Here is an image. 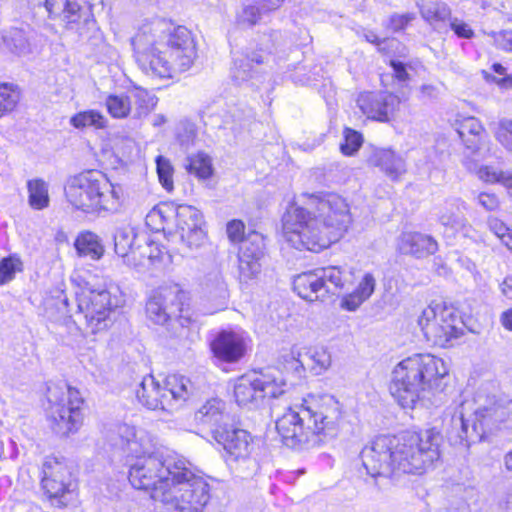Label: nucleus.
<instances>
[{"instance_id": "7c9ffc66", "label": "nucleus", "mask_w": 512, "mask_h": 512, "mask_svg": "<svg viewBox=\"0 0 512 512\" xmlns=\"http://www.w3.org/2000/svg\"><path fill=\"white\" fill-rule=\"evenodd\" d=\"M375 287L376 280L373 274H364L358 285L351 292L341 297L339 303L340 308L348 312L356 311L372 296Z\"/></svg>"}, {"instance_id": "f03ea898", "label": "nucleus", "mask_w": 512, "mask_h": 512, "mask_svg": "<svg viewBox=\"0 0 512 512\" xmlns=\"http://www.w3.org/2000/svg\"><path fill=\"white\" fill-rule=\"evenodd\" d=\"M132 46L139 69L157 79H171L189 70L197 56L190 30L159 18L139 27Z\"/></svg>"}, {"instance_id": "ddd939ff", "label": "nucleus", "mask_w": 512, "mask_h": 512, "mask_svg": "<svg viewBox=\"0 0 512 512\" xmlns=\"http://www.w3.org/2000/svg\"><path fill=\"white\" fill-rule=\"evenodd\" d=\"M236 404L248 409L258 407L265 397L276 398L285 392L286 381L273 373H247L230 382Z\"/></svg>"}, {"instance_id": "c9c22d12", "label": "nucleus", "mask_w": 512, "mask_h": 512, "mask_svg": "<svg viewBox=\"0 0 512 512\" xmlns=\"http://www.w3.org/2000/svg\"><path fill=\"white\" fill-rule=\"evenodd\" d=\"M69 123L75 129H105L108 125L107 118L98 110L88 109L74 114Z\"/></svg>"}, {"instance_id": "5701e85b", "label": "nucleus", "mask_w": 512, "mask_h": 512, "mask_svg": "<svg viewBox=\"0 0 512 512\" xmlns=\"http://www.w3.org/2000/svg\"><path fill=\"white\" fill-rule=\"evenodd\" d=\"M264 240L258 233L244 239L239 249V278L242 282L253 279L260 272V258L263 256Z\"/></svg>"}, {"instance_id": "2f4dec72", "label": "nucleus", "mask_w": 512, "mask_h": 512, "mask_svg": "<svg viewBox=\"0 0 512 512\" xmlns=\"http://www.w3.org/2000/svg\"><path fill=\"white\" fill-rule=\"evenodd\" d=\"M323 277L324 287L326 281L330 282L335 288L344 290L349 288L357 279V271L353 268L342 266H328L320 269Z\"/></svg>"}, {"instance_id": "864d4df0", "label": "nucleus", "mask_w": 512, "mask_h": 512, "mask_svg": "<svg viewBox=\"0 0 512 512\" xmlns=\"http://www.w3.org/2000/svg\"><path fill=\"white\" fill-rule=\"evenodd\" d=\"M176 135L181 146L190 147L197 135L195 124L188 120L181 121L177 126Z\"/></svg>"}, {"instance_id": "aec40b11", "label": "nucleus", "mask_w": 512, "mask_h": 512, "mask_svg": "<svg viewBox=\"0 0 512 512\" xmlns=\"http://www.w3.org/2000/svg\"><path fill=\"white\" fill-rule=\"evenodd\" d=\"M265 62L260 51L241 52L233 55L231 67V78L237 84H248L251 87L259 88L266 80V74L256 66Z\"/></svg>"}, {"instance_id": "e433bc0d", "label": "nucleus", "mask_w": 512, "mask_h": 512, "mask_svg": "<svg viewBox=\"0 0 512 512\" xmlns=\"http://www.w3.org/2000/svg\"><path fill=\"white\" fill-rule=\"evenodd\" d=\"M3 48L10 53L23 56L31 52L30 43L25 32L18 28H12L4 32L2 36Z\"/></svg>"}, {"instance_id": "13d9d810", "label": "nucleus", "mask_w": 512, "mask_h": 512, "mask_svg": "<svg viewBox=\"0 0 512 512\" xmlns=\"http://www.w3.org/2000/svg\"><path fill=\"white\" fill-rule=\"evenodd\" d=\"M244 229L245 225L240 220H232L228 222L226 227L227 235L232 242H242L244 240Z\"/></svg>"}, {"instance_id": "473e14b6", "label": "nucleus", "mask_w": 512, "mask_h": 512, "mask_svg": "<svg viewBox=\"0 0 512 512\" xmlns=\"http://www.w3.org/2000/svg\"><path fill=\"white\" fill-rule=\"evenodd\" d=\"M226 404L219 398L208 399L196 412V420L203 423L214 425L215 428L223 426L221 424L225 417Z\"/></svg>"}, {"instance_id": "1a4fd4ad", "label": "nucleus", "mask_w": 512, "mask_h": 512, "mask_svg": "<svg viewBox=\"0 0 512 512\" xmlns=\"http://www.w3.org/2000/svg\"><path fill=\"white\" fill-rule=\"evenodd\" d=\"M418 325L427 342L441 349L453 348L466 335L462 313L445 303H431L418 318Z\"/></svg>"}, {"instance_id": "c03bdc74", "label": "nucleus", "mask_w": 512, "mask_h": 512, "mask_svg": "<svg viewBox=\"0 0 512 512\" xmlns=\"http://www.w3.org/2000/svg\"><path fill=\"white\" fill-rule=\"evenodd\" d=\"M22 271L23 262L17 254L0 258V285L11 282Z\"/></svg>"}, {"instance_id": "09e8293b", "label": "nucleus", "mask_w": 512, "mask_h": 512, "mask_svg": "<svg viewBox=\"0 0 512 512\" xmlns=\"http://www.w3.org/2000/svg\"><path fill=\"white\" fill-rule=\"evenodd\" d=\"M20 99V93L14 85L0 84V116L12 111Z\"/></svg>"}, {"instance_id": "8fccbe9b", "label": "nucleus", "mask_w": 512, "mask_h": 512, "mask_svg": "<svg viewBox=\"0 0 512 512\" xmlns=\"http://www.w3.org/2000/svg\"><path fill=\"white\" fill-rule=\"evenodd\" d=\"M156 170L160 184L162 187L171 192L174 189L173 175L174 168L169 159L158 156L156 158Z\"/></svg>"}, {"instance_id": "4be33fe9", "label": "nucleus", "mask_w": 512, "mask_h": 512, "mask_svg": "<svg viewBox=\"0 0 512 512\" xmlns=\"http://www.w3.org/2000/svg\"><path fill=\"white\" fill-rule=\"evenodd\" d=\"M331 364L330 354L324 347L313 346L297 352V356L290 358V371H293L299 380L307 378V372L320 374Z\"/></svg>"}, {"instance_id": "c756f323", "label": "nucleus", "mask_w": 512, "mask_h": 512, "mask_svg": "<svg viewBox=\"0 0 512 512\" xmlns=\"http://www.w3.org/2000/svg\"><path fill=\"white\" fill-rule=\"evenodd\" d=\"M142 241H145L144 233H136L135 229L129 225L120 227L114 235L115 252L124 259L126 264H135L137 251H134V248L137 242Z\"/></svg>"}, {"instance_id": "7ed1b4c3", "label": "nucleus", "mask_w": 512, "mask_h": 512, "mask_svg": "<svg viewBox=\"0 0 512 512\" xmlns=\"http://www.w3.org/2000/svg\"><path fill=\"white\" fill-rule=\"evenodd\" d=\"M353 222L346 200L332 192L303 194L290 222V245L320 251L338 242Z\"/></svg>"}, {"instance_id": "20e7f679", "label": "nucleus", "mask_w": 512, "mask_h": 512, "mask_svg": "<svg viewBox=\"0 0 512 512\" xmlns=\"http://www.w3.org/2000/svg\"><path fill=\"white\" fill-rule=\"evenodd\" d=\"M111 431L119 439L129 467L128 479L135 489L150 491L157 505L159 490H166L176 467L183 465L178 455L163 456L158 438L143 428L127 423L113 425Z\"/></svg>"}, {"instance_id": "4c0bfd02", "label": "nucleus", "mask_w": 512, "mask_h": 512, "mask_svg": "<svg viewBox=\"0 0 512 512\" xmlns=\"http://www.w3.org/2000/svg\"><path fill=\"white\" fill-rule=\"evenodd\" d=\"M185 168L189 174L200 180H207L213 175L212 159L204 152H197L188 156Z\"/></svg>"}, {"instance_id": "72a5a7b5", "label": "nucleus", "mask_w": 512, "mask_h": 512, "mask_svg": "<svg viewBox=\"0 0 512 512\" xmlns=\"http://www.w3.org/2000/svg\"><path fill=\"white\" fill-rule=\"evenodd\" d=\"M473 430L483 441L499 433L492 407H481L474 412Z\"/></svg>"}, {"instance_id": "f3484780", "label": "nucleus", "mask_w": 512, "mask_h": 512, "mask_svg": "<svg viewBox=\"0 0 512 512\" xmlns=\"http://www.w3.org/2000/svg\"><path fill=\"white\" fill-rule=\"evenodd\" d=\"M250 344L248 334L240 329H225L211 342L213 356L220 362L235 363L246 353Z\"/></svg>"}, {"instance_id": "9d476101", "label": "nucleus", "mask_w": 512, "mask_h": 512, "mask_svg": "<svg viewBox=\"0 0 512 512\" xmlns=\"http://www.w3.org/2000/svg\"><path fill=\"white\" fill-rule=\"evenodd\" d=\"M71 282L78 287L75 291L77 311L84 320L87 334L97 335L112 324L113 311L119 306V299L108 289L96 290L88 283L82 286L79 275H72Z\"/></svg>"}, {"instance_id": "a19ab883", "label": "nucleus", "mask_w": 512, "mask_h": 512, "mask_svg": "<svg viewBox=\"0 0 512 512\" xmlns=\"http://www.w3.org/2000/svg\"><path fill=\"white\" fill-rule=\"evenodd\" d=\"M104 104L109 115L115 119L127 118L133 111L128 92L122 94H109L105 98Z\"/></svg>"}, {"instance_id": "b1692460", "label": "nucleus", "mask_w": 512, "mask_h": 512, "mask_svg": "<svg viewBox=\"0 0 512 512\" xmlns=\"http://www.w3.org/2000/svg\"><path fill=\"white\" fill-rule=\"evenodd\" d=\"M397 250L400 254L415 259H425L438 252L439 243L432 235L419 231H404L398 238Z\"/></svg>"}, {"instance_id": "f257e3e1", "label": "nucleus", "mask_w": 512, "mask_h": 512, "mask_svg": "<svg viewBox=\"0 0 512 512\" xmlns=\"http://www.w3.org/2000/svg\"><path fill=\"white\" fill-rule=\"evenodd\" d=\"M442 440L440 429L434 426L380 436L365 451L363 465L372 477L422 475L441 461Z\"/></svg>"}, {"instance_id": "de8ad7c7", "label": "nucleus", "mask_w": 512, "mask_h": 512, "mask_svg": "<svg viewBox=\"0 0 512 512\" xmlns=\"http://www.w3.org/2000/svg\"><path fill=\"white\" fill-rule=\"evenodd\" d=\"M266 13L260 8L259 5L244 6L236 16V23L242 27H253L259 24Z\"/></svg>"}, {"instance_id": "a18cd8bd", "label": "nucleus", "mask_w": 512, "mask_h": 512, "mask_svg": "<svg viewBox=\"0 0 512 512\" xmlns=\"http://www.w3.org/2000/svg\"><path fill=\"white\" fill-rule=\"evenodd\" d=\"M343 139L340 143V152L346 157L355 155L364 143L363 134L353 128H343Z\"/></svg>"}, {"instance_id": "0eeeda50", "label": "nucleus", "mask_w": 512, "mask_h": 512, "mask_svg": "<svg viewBox=\"0 0 512 512\" xmlns=\"http://www.w3.org/2000/svg\"><path fill=\"white\" fill-rule=\"evenodd\" d=\"M67 201L86 213L115 212L122 199V188L100 170H87L71 177L65 186Z\"/></svg>"}, {"instance_id": "338daca9", "label": "nucleus", "mask_w": 512, "mask_h": 512, "mask_svg": "<svg viewBox=\"0 0 512 512\" xmlns=\"http://www.w3.org/2000/svg\"><path fill=\"white\" fill-rule=\"evenodd\" d=\"M287 420L285 417L279 418L275 423V428L282 440L285 441L288 438Z\"/></svg>"}, {"instance_id": "412c9836", "label": "nucleus", "mask_w": 512, "mask_h": 512, "mask_svg": "<svg viewBox=\"0 0 512 512\" xmlns=\"http://www.w3.org/2000/svg\"><path fill=\"white\" fill-rule=\"evenodd\" d=\"M45 8L50 17L60 18L71 30L78 31L79 26L92 17L87 0H45Z\"/></svg>"}, {"instance_id": "6ab92c4d", "label": "nucleus", "mask_w": 512, "mask_h": 512, "mask_svg": "<svg viewBox=\"0 0 512 512\" xmlns=\"http://www.w3.org/2000/svg\"><path fill=\"white\" fill-rule=\"evenodd\" d=\"M42 486L51 498H62L72 487L71 472L67 462L57 457H47L42 467Z\"/></svg>"}, {"instance_id": "39448f33", "label": "nucleus", "mask_w": 512, "mask_h": 512, "mask_svg": "<svg viewBox=\"0 0 512 512\" xmlns=\"http://www.w3.org/2000/svg\"><path fill=\"white\" fill-rule=\"evenodd\" d=\"M449 375V365L442 357L414 353L393 367L388 391L399 407L412 411L423 401L424 393L443 392Z\"/></svg>"}, {"instance_id": "bb28decb", "label": "nucleus", "mask_w": 512, "mask_h": 512, "mask_svg": "<svg viewBox=\"0 0 512 512\" xmlns=\"http://www.w3.org/2000/svg\"><path fill=\"white\" fill-rule=\"evenodd\" d=\"M138 401L149 410H163L169 412L171 404L168 402V394L165 386L151 374L143 377L136 390Z\"/></svg>"}, {"instance_id": "e2e57ef3", "label": "nucleus", "mask_w": 512, "mask_h": 512, "mask_svg": "<svg viewBox=\"0 0 512 512\" xmlns=\"http://www.w3.org/2000/svg\"><path fill=\"white\" fill-rule=\"evenodd\" d=\"M503 296L512 301V275H507L500 284Z\"/></svg>"}, {"instance_id": "5fc2aeb1", "label": "nucleus", "mask_w": 512, "mask_h": 512, "mask_svg": "<svg viewBox=\"0 0 512 512\" xmlns=\"http://www.w3.org/2000/svg\"><path fill=\"white\" fill-rule=\"evenodd\" d=\"M416 16L414 13H394L390 15L388 19V28L393 32H400L407 29L413 20H415Z\"/></svg>"}, {"instance_id": "4d7b16f0", "label": "nucleus", "mask_w": 512, "mask_h": 512, "mask_svg": "<svg viewBox=\"0 0 512 512\" xmlns=\"http://www.w3.org/2000/svg\"><path fill=\"white\" fill-rule=\"evenodd\" d=\"M450 28L454 34L462 39H472L475 36L474 29L463 21L453 20L450 22Z\"/></svg>"}, {"instance_id": "49530a36", "label": "nucleus", "mask_w": 512, "mask_h": 512, "mask_svg": "<svg viewBox=\"0 0 512 512\" xmlns=\"http://www.w3.org/2000/svg\"><path fill=\"white\" fill-rule=\"evenodd\" d=\"M491 70L498 76H495L486 70L481 72L483 79L487 83L495 84L500 89L504 90L512 89V73H508L506 67L501 63L496 62L491 65Z\"/></svg>"}, {"instance_id": "bf43d9fd", "label": "nucleus", "mask_w": 512, "mask_h": 512, "mask_svg": "<svg viewBox=\"0 0 512 512\" xmlns=\"http://www.w3.org/2000/svg\"><path fill=\"white\" fill-rule=\"evenodd\" d=\"M488 227L489 230L500 240L503 239L504 235L510 231V227L507 224L499 219L498 217H490L488 218Z\"/></svg>"}, {"instance_id": "79ce46f5", "label": "nucleus", "mask_w": 512, "mask_h": 512, "mask_svg": "<svg viewBox=\"0 0 512 512\" xmlns=\"http://www.w3.org/2000/svg\"><path fill=\"white\" fill-rule=\"evenodd\" d=\"M28 202L31 208L42 210L49 206L48 184L42 179H32L27 183Z\"/></svg>"}, {"instance_id": "dca6fc26", "label": "nucleus", "mask_w": 512, "mask_h": 512, "mask_svg": "<svg viewBox=\"0 0 512 512\" xmlns=\"http://www.w3.org/2000/svg\"><path fill=\"white\" fill-rule=\"evenodd\" d=\"M213 439L222 446L227 462H238L250 459L257 443L251 434L233 425L224 424L212 429Z\"/></svg>"}, {"instance_id": "58836bf2", "label": "nucleus", "mask_w": 512, "mask_h": 512, "mask_svg": "<svg viewBox=\"0 0 512 512\" xmlns=\"http://www.w3.org/2000/svg\"><path fill=\"white\" fill-rule=\"evenodd\" d=\"M479 180L485 184H500L512 191V172L499 170L491 165H482L476 170Z\"/></svg>"}, {"instance_id": "6e6d98bb", "label": "nucleus", "mask_w": 512, "mask_h": 512, "mask_svg": "<svg viewBox=\"0 0 512 512\" xmlns=\"http://www.w3.org/2000/svg\"><path fill=\"white\" fill-rule=\"evenodd\" d=\"M477 203L486 211H497L501 206L498 194L492 191H482L477 195Z\"/></svg>"}, {"instance_id": "ea45409f", "label": "nucleus", "mask_w": 512, "mask_h": 512, "mask_svg": "<svg viewBox=\"0 0 512 512\" xmlns=\"http://www.w3.org/2000/svg\"><path fill=\"white\" fill-rule=\"evenodd\" d=\"M127 92L131 99V106L135 117L148 114L156 106V97L146 89L135 87Z\"/></svg>"}, {"instance_id": "6e6552de", "label": "nucleus", "mask_w": 512, "mask_h": 512, "mask_svg": "<svg viewBox=\"0 0 512 512\" xmlns=\"http://www.w3.org/2000/svg\"><path fill=\"white\" fill-rule=\"evenodd\" d=\"M156 505L162 512H203L211 499V487L203 476L195 474L183 459L176 467L166 490H159Z\"/></svg>"}, {"instance_id": "37998d69", "label": "nucleus", "mask_w": 512, "mask_h": 512, "mask_svg": "<svg viewBox=\"0 0 512 512\" xmlns=\"http://www.w3.org/2000/svg\"><path fill=\"white\" fill-rule=\"evenodd\" d=\"M423 20L429 24L445 23L451 19L452 11L444 3L433 2L429 6L417 5Z\"/></svg>"}, {"instance_id": "69168bd1", "label": "nucleus", "mask_w": 512, "mask_h": 512, "mask_svg": "<svg viewBox=\"0 0 512 512\" xmlns=\"http://www.w3.org/2000/svg\"><path fill=\"white\" fill-rule=\"evenodd\" d=\"M393 157H394L393 153H391L389 151H383L377 156V158L375 160V165L380 166L383 171H385L387 174H390V173H392V170L388 169L387 167H384L383 161L390 160Z\"/></svg>"}, {"instance_id": "423d86ee", "label": "nucleus", "mask_w": 512, "mask_h": 512, "mask_svg": "<svg viewBox=\"0 0 512 512\" xmlns=\"http://www.w3.org/2000/svg\"><path fill=\"white\" fill-rule=\"evenodd\" d=\"M343 420L342 406L333 396L310 394L290 407V439L296 445L323 443L340 433Z\"/></svg>"}, {"instance_id": "0e129e2a", "label": "nucleus", "mask_w": 512, "mask_h": 512, "mask_svg": "<svg viewBox=\"0 0 512 512\" xmlns=\"http://www.w3.org/2000/svg\"><path fill=\"white\" fill-rule=\"evenodd\" d=\"M500 323L505 330L512 332V306L501 313Z\"/></svg>"}, {"instance_id": "4468645a", "label": "nucleus", "mask_w": 512, "mask_h": 512, "mask_svg": "<svg viewBox=\"0 0 512 512\" xmlns=\"http://www.w3.org/2000/svg\"><path fill=\"white\" fill-rule=\"evenodd\" d=\"M173 212L177 232L181 241L191 250L200 248L207 240L204 216L196 207L180 204H165L153 209L147 215V221H155L158 218L165 219V214Z\"/></svg>"}, {"instance_id": "f8f14e48", "label": "nucleus", "mask_w": 512, "mask_h": 512, "mask_svg": "<svg viewBox=\"0 0 512 512\" xmlns=\"http://www.w3.org/2000/svg\"><path fill=\"white\" fill-rule=\"evenodd\" d=\"M189 301V293L179 285L159 287L146 302L147 318L157 325L177 321L182 327L188 326L193 318Z\"/></svg>"}, {"instance_id": "680f3d73", "label": "nucleus", "mask_w": 512, "mask_h": 512, "mask_svg": "<svg viewBox=\"0 0 512 512\" xmlns=\"http://www.w3.org/2000/svg\"><path fill=\"white\" fill-rule=\"evenodd\" d=\"M282 2L283 0H255V3L259 5L266 14L278 9Z\"/></svg>"}, {"instance_id": "cd10ccee", "label": "nucleus", "mask_w": 512, "mask_h": 512, "mask_svg": "<svg viewBox=\"0 0 512 512\" xmlns=\"http://www.w3.org/2000/svg\"><path fill=\"white\" fill-rule=\"evenodd\" d=\"M165 391L168 394V402L171 404L169 412L181 408L195 392L192 381L181 374H170L164 381Z\"/></svg>"}, {"instance_id": "052dcab7", "label": "nucleus", "mask_w": 512, "mask_h": 512, "mask_svg": "<svg viewBox=\"0 0 512 512\" xmlns=\"http://www.w3.org/2000/svg\"><path fill=\"white\" fill-rule=\"evenodd\" d=\"M389 66L393 70V77L399 82H407L410 80V75L407 71V66L405 63L400 62L398 60H390Z\"/></svg>"}, {"instance_id": "a878e982", "label": "nucleus", "mask_w": 512, "mask_h": 512, "mask_svg": "<svg viewBox=\"0 0 512 512\" xmlns=\"http://www.w3.org/2000/svg\"><path fill=\"white\" fill-rule=\"evenodd\" d=\"M456 131L465 149L478 152L487 142L488 133L480 119L474 116L462 117L455 121Z\"/></svg>"}, {"instance_id": "3c124183", "label": "nucleus", "mask_w": 512, "mask_h": 512, "mask_svg": "<svg viewBox=\"0 0 512 512\" xmlns=\"http://www.w3.org/2000/svg\"><path fill=\"white\" fill-rule=\"evenodd\" d=\"M498 426V432L512 428V402L495 403L491 406Z\"/></svg>"}, {"instance_id": "2eb2a0df", "label": "nucleus", "mask_w": 512, "mask_h": 512, "mask_svg": "<svg viewBox=\"0 0 512 512\" xmlns=\"http://www.w3.org/2000/svg\"><path fill=\"white\" fill-rule=\"evenodd\" d=\"M356 105L366 120L391 123L399 117L404 102L394 92L362 91L356 98Z\"/></svg>"}, {"instance_id": "774afa93", "label": "nucleus", "mask_w": 512, "mask_h": 512, "mask_svg": "<svg viewBox=\"0 0 512 512\" xmlns=\"http://www.w3.org/2000/svg\"><path fill=\"white\" fill-rule=\"evenodd\" d=\"M503 37H504L503 49L508 52H512V31L504 32Z\"/></svg>"}, {"instance_id": "393cba45", "label": "nucleus", "mask_w": 512, "mask_h": 512, "mask_svg": "<svg viewBox=\"0 0 512 512\" xmlns=\"http://www.w3.org/2000/svg\"><path fill=\"white\" fill-rule=\"evenodd\" d=\"M134 251H137L136 263L128 265L135 268L160 269L171 263V255L167 249L146 234L145 241L137 242Z\"/></svg>"}, {"instance_id": "c85d7f7f", "label": "nucleus", "mask_w": 512, "mask_h": 512, "mask_svg": "<svg viewBox=\"0 0 512 512\" xmlns=\"http://www.w3.org/2000/svg\"><path fill=\"white\" fill-rule=\"evenodd\" d=\"M292 288L299 297L311 302L318 300L327 292L320 270L298 274L293 279Z\"/></svg>"}, {"instance_id": "f704fd0d", "label": "nucleus", "mask_w": 512, "mask_h": 512, "mask_svg": "<svg viewBox=\"0 0 512 512\" xmlns=\"http://www.w3.org/2000/svg\"><path fill=\"white\" fill-rule=\"evenodd\" d=\"M75 248L80 256L99 260L104 254V246L98 235L90 231L80 233L75 241Z\"/></svg>"}, {"instance_id": "9b49d317", "label": "nucleus", "mask_w": 512, "mask_h": 512, "mask_svg": "<svg viewBox=\"0 0 512 512\" xmlns=\"http://www.w3.org/2000/svg\"><path fill=\"white\" fill-rule=\"evenodd\" d=\"M47 399L49 403L47 413L52 429L62 436L76 433L83 421L81 412L83 400L80 392L61 381L48 386Z\"/></svg>"}, {"instance_id": "603ef678", "label": "nucleus", "mask_w": 512, "mask_h": 512, "mask_svg": "<svg viewBox=\"0 0 512 512\" xmlns=\"http://www.w3.org/2000/svg\"><path fill=\"white\" fill-rule=\"evenodd\" d=\"M495 140L508 152H512V119L498 121L494 130Z\"/></svg>"}, {"instance_id": "a211bd4d", "label": "nucleus", "mask_w": 512, "mask_h": 512, "mask_svg": "<svg viewBox=\"0 0 512 512\" xmlns=\"http://www.w3.org/2000/svg\"><path fill=\"white\" fill-rule=\"evenodd\" d=\"M202 299L207 303L204 312L214 314L226 308L229 298L227 283L218 265L206 270L199 282Z\"/></svg>"}]
</instances>
